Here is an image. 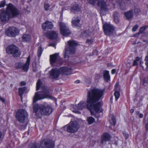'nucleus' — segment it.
Listing matches in <instances>:
<instances>
[{"label": "nucleus", "mask_w": 148, "mask_h": 148, "mask_svg": "<svg viewBox=\"0 0 148 148\" xmlns=\"http://www.w3.org/2000/svg\"><path fill=\"white\" fill-rule=\"evenodd\" d=\"M38 65L37 63L34 62L33 63V70L34 72H36L38 71Z\"/></svg>", "instance_id": "7c9ffc66"}, {"label": "nucleus", "mask_w": 148, "mask_h": 148, "mask_svg": "<svg viewBox=\"0 0 148 148\" xmlns=\"http://www.w3.org/2000/svg\"><path fill=\"white\" fill-rule=\"evenodd\" d=\"M80 21V19L78 17L75 16L74 18L72 19V26L73 27L79 26V25Z\"/></svg>", "instance_id": "412c9836"}, {"label": "nucleus", "mask_w": 148, "mask_h": 148, "mask_svg": "<svg viewBox=\"0 0 148 148\" xmlns=\"http://www.w3.org/2000/svg\"><path fill=\"white\" fill-rule=\"evenodd\" d=\"M29 148H41L40 143L39 144L36 143H33L30 144L29 145Z\"/></svg>", "instance_id": "bb28decb"}, {"label": "nucleus", "mask_w": 148, "mask_h": 148, "mask_svg": "<svg viewBox=\"0 0 148 148\" xmlns=\"http://www.w3.org/2000/svg\"><path fill=\"white\" fill-rule=\"evenodd\" d=\"M72 11H78L79 10V8L77 5H75V6L72 7Z\"/></svg>", "instance_id": "72a5a7b5"}, {"label": "nucleus", "mask_w": 148, "mask_h": 148, "mask_svg": "<svg viewBox=\"0 0 148 148\" xmlns=\"http://www.w3.org/2000/svg\"><path fill=\"white\" fill-rule=\"evenodd\" d=\"M79 82V80H76V81L75 82V83H76V84H77V83H78Z\"/></svg>", "instance_id": "6e6d98bb"}, {"label": "nucleus", "mask_w": 148, "mask_h": 148, "mask_svg": "<svg viewBox=\"0 0 148 148\" xmlns=\"http://www.w3.org/2000/svg\"><path fill=\"white\" fill-rule=\"evenodd\" d=\"M114 20L116 23H118L119 22V15L118 13L115 12L113 15Z\"/></svg>", "instance_id": "a878e982"}, {"label": "nucleus", "mask_w": 148, "mask_h": 148, "mask_svg": "<svg viewBox=\"0 0 148 148\" xmlns=\"http://www.w3.org/2000/svg\"><path fill=\"white\" fill-rule=\"evenodd\" d=\"M120 87L118 83H116L115 85L114 90L115 91H119L120 90Z\"/></svg>", "instance_id": "c9c22d12"}, {"label": "nucleus", "mask_w": 148, "mask_h": 148, "mask_svg": "<svg viewBox=\"0 0 148 148\" xmlns=\"http://www.w3.org/2000/svg\"><path fill=\"white\" fill-rule=\"evenodd\" d=\"M28 116L26 111L22 109L18 110L16 114V117L18 121L22 123H23L25 122V121L27 119Z\"/></svg>", "instance_id": "6e6552de"}, {"label": "nucleus", "mask_w": 148, "mask_h": 148, "mask_svg": "<svg viewBox=\"0 0 148 148\" xmlns=\"http://www.w3.org/2000/svg\"><path fill=\"white\" fill-rule=\"evenodd\" d=\"M91 29H90L89 30H86V31L82 33L80 36L81 37L86 38L91 36L92 34Z\"/></svg>", "instance_id": "4be33fe9"}, {"label": "nucleus", "mask_w": 148, "mask_h": 148, "mask_svg": "<svg viewBox=\"0 0 148 148\" xmlns=\"http://www.w3.org/2000/svg\"><path fill=\"white\" fill-rule=\"evenodd\" d=\"M59 54L57 53L50 55V62L51 64L56 63L61 64L63 63V59L60 57Z\"/></svg>", "instance_id": "1a4fd4ad"}, {"label": "nucleus", "mask_w": 148, "mask_h": 148, "mask_svg": "<svg viewBox=\"0 0 148 148\" xmlns=\"http://www.w3.org/2000/svg\"><path fill=\"white\" fill-rule=\"evenodd\" d=\"M7 6L6 11L2 12L0 15V20L3 22L20 14L19 10L12 4L10 3Z\"/></svg>", "instance_id": "7ed1b4c3"}, {"label": "nucleus", "mask_w": 148, "mask_h": 148, "mask_svg": "<svg viewBox=\"0 0 148 148\" xmlns=\"http://www.w3.org/2000/svg\"><path fill=\"white\" fill-rule=\"evenodd\" d=\"M87 121L89 124H92L95 121V119L91 116H90L87 118Z\"/></svg>", "instance_id": "c85d7f7f"}, {"label": "nucleus", "mask_w": 148, "mask_h": 148, "mask_svg": "<svg viewBox=\"0 0 148 148\" xmlns=\"http://www.w3.org/2000/svg\"><path fill=\"white\" fill-rule=\"evenodd\" d=\"M130 112L131 113H132L134 112V110L133 109H131L130 110Z\"/></svg>", "instance_id": "5fc2aeb1"}, {"label": "nucleus", "mask_w": 148, "mask_h": 148, "mask_svg": "<svg viewBox=\"0 0 148 148\" xmlns=\"http://www.w3.org/2000/svg\"><path fill=\"white\" fill-rule=\"evenodd\" d=\"M42 49L41 46H40L38 49V55L39 57H40L41 55L42 51Z\"/></svg>", "instance_id": "f704fd0d"}, {"label": "nucleus", "mask_w": 148, "mask_h": 148, "mask_svg": "<svg viewBox=\"0 0 148 148\" xmlns=\"http://www.w3.org/2000/svg\"><path fill=\"white\" fill-rule=\"evenodd\" d=\"M79 125L76 121H71L68 125H65L63 128L64 130L70 133H74L77 132L78 130Z\"/></svg>", "instance_id": "423d86ee"}, {"label": "nucleus", "mask_w": 148, "mask_h": 148, "mask_svg": "<svg viewBox=\"0 0 148 148\" xmlns=\"http://www.w3.org/2000/svg\"><path fill=\"white\" fill-rule=\"evenodd\" d=\"M49 46H52V47H54L55 46V45L54 44H53V43H51L49 44Z\"/></svg>", "instance_id": "864d4df0"}, {"label": "nucleus", "mask_w": 148, "mask_h": 148, "mask_svg": "<svg viewBox=\"0 0 148 148\" xmlns=\"http://www.w3.org/2000/svg\"><path fill=\"white\" fill-rule=\"evenodd\" d=\"M116 71L115 69H113L111 71V73L112 74H114L116 72Z\"/></svg>", "instance_id": "09e8293b"}, {"label": "nucleus", "mask_w": 148, "mask_h": 148, "mask_svg": "<svg viewBox=\"0 0 148 148\" xmlns=\"http://www.w3.org/2000/svg\"><path fill=\"white\" fill-rule=\"evenodd\" d=\"M7 53L11 54L15 57H18L21 55V52L18 47L14 45L8 46L6 49Z\"/></svg>", "instance_id": "0eeeda50"}, {"label": "nucleus", "mask_w": 148, "mask_h": 148, "mask_svg": "<svg viewBox=\"0 0 148 148\" xmlns=\"http://www.w3.org/2000/svg\"><path fill=\"white\" fill-rule=\"evenodd\" d=\"M18 33L19 30L14 27H9L5 31V34L10 36L14 37L17 35Z\"/></svg>", "instance_id": "4468645a"}, {"label": "nucleus", "mask_w": 148, "mask_h": 148, "mask_svg": "<svg viewBox=\"0 0 148 148\" xmlns=\"http://www.w3.org/2000/svg\"><path fill=\"white\" fill-rule=\"evenodd\" d=\"M140 58L138 57H137L136 58V60H135V61L138 62V61L140 60Z\"/></svg>", "instance_id": "3c124183"}, {"label": "nucleus", "mask_w": 148, "mask_h": 148, "mask_svg": "<svg viewBox=\"0 0 148 148\" xmlns=\"http://www.w3.org/2000/svg\"><path fill=\"white\" fill-rule=\"evenodd\" d=\"M138 25H136L132 28V31L133 32H135L138 28Z\"/></svg>", "instance_id": "a19ab883"}, {"label": "nucleus", "mask_w": 148, "mask_h": 148, "mask_svg": "<svg viewBox=\"0 0 148 148\" xmlns=\"http://www.w3.org/2000/svg\"><path fill=\"white\" fill-rule=\"evenodd\" d=\"M123 135L126 138H128L129 137V135L128 134L126 133H123Z\"/></svg>", "instance_id": "a18cd8bd"}, {"label": "nucleus", "mask_w": 148, "mask_h": 148, "mask_svg": "<svg viewBox=\"0 0 148 148\" xmlns=\"http://www.w3.org/2000/svg\"><path fill=\"white\" fill-rule=\"evenodd\" d=\"M5 0L1 1L0 2V8L3 7L5 4Z\"/></svg>", "instance_id": "58836bf2"}, {"label": "nucleus", "mask_w": 148, "mask_h": 148, "mask_svg": "<svg viewBox=\"0 0 148 148\" xmlns=\"http://www.w3.org/2000/svg\"><path fill=\"white\" fill-rule=\"evenodd\" d=\"M92 42L93 40L92 39H87L86 41L89 44L91 43Z\"/></svg>", "instance_id": "37998d69"}, {"label": "nucleus", "mask_w": 148, "mask_h": 148, "mask_svg": "<svg viewBox=\"0 0 148 148\" xmlns=\"http://www.w3.org/2000/svg\"><path fill=\"white\" fill-rule=\"evenodd\" d=\"M110 135L108 133H106L104 134L101 140V143L102 145L105 144L106 141L110 140Z\"/></svg>", "instance_id": "6ab92c4d"}, {"label": "nucleus", "mask_w": 148, "mask_h": 148, "mask_svg": "<svg viewBox=\"0 0 148 148\" xmlns=\"http://www.w3.org/2000/svg\"><path fill=\"white\" fill-rule=\"evenodd\" d=\"M140 12V9L138 8H136L134 9V12L135 14H137L139 13Z\"/></svg>", "instance_id": "ea45409f"}, {"label": "nucleus", "mask_w": 148, "mask_h": 148, "mask_svg": "<svg viewBox=\"0 0 148 148\" xmlns=\"http://www.w3.org/2000/svg\"><path fill=\"white\" fill-rule=\"evenodd\" d=\"M30 56H29L27 58V61L25 64L23 63H18L16 66V68L17 69H22L25 72H27L28 69L30 62Z\"/></svg>", "instance_id": "f8f14e48"}, {"label": "nucleus", "mask_w": 148, "mask_h": 148, "mask_svg": "<svg viewBox=\"0 0 148 148\" xmlns=\"http://www.w3.org/2000/svg\"><path fill=\"white\" fill-rule=\"evenodd\" d=\"M110 123L111 125H113L114 126L116 124V121L115 117L113 116H112L109 120Z\"/></svg>", "instance_id": "c756f323"}, {"label": "nucleus", "mask_w": 148, "mask_h": 148, "mask_svg": "<svg viewBox=\"0 0 148 148\" xmlns=\"http://www.w3.org/2000/svg\"><path fill=\"white\" fill-rule=\"evenodd\" d=\"M138 64L137 62L134 60L133 63V66H136Z\"/></svg>", "instance_id": "de8ad7c7"}, {"label": "nucleus", "mask_w": 148, "mask_h": 148, "mask_svg": "<svg viewBox=\"0 0 148 148\" xmlns=\"http://www.w3.org/2000/svg\"><path fill=\"white\" fill-rule=\"evenodd\" d=\"M103 77L104 80L106 82H108L110 80V76L108 71H106L103 72Z\"/></svg>", "instance_id": "b1692460"}, {"label": "nucleus", "mask_w": 148, "mask_h": 148, "mask_svg": "<svg viewBox=\"0 0 148 148\" xmlns=\"http://www.w3.org/2000/svg\"><path fill=\"white\" fill-rule=\"evenodd\" d=\"M147 27V26H144L141 27L140 29L139 32H138V35L141 33H142L144 31H145L146 28Z\"/></svg>", "instance_id": "473e14b6"}, {"label": "nucleus", "mask_w": 148, "mask_h": 148, "mask_svg": "<svg viewBox=\"0 0 148 148\" xmlns=\"http://www.w3.org/2000/svg\"><path fill=\"white\" fill-rule=\"evenodd\" d=\"M103 28L104 33L107 35L112 34L114 29L113 25L107 23H105L103 25Z\"/></svg>", "instance_id": "ddd939ff"}, {"label": "nucleus", "mask_w": 148, "mask_h": 148, "mask_svg": "<svg viewBox=\"0 0 148 148\" xmlns=\"http://www.w3.org/2000/svg\"><path fill=\"white\" fill-rule=\"evenodd\" d=\"M10 86H12V84H11V85H10Z\"/></svg>", "instance_id": "13d9d810"}, {"label": "nucleus", "mask_w": 148, "mask_h": 148, "mask_svg": "<svg viewBox=\"0 0 148 148\" xmlns=\"http://www.w3.org/2000/svg\"><path fill=\"white\" fill-rule=\"evenodd\" d=\"M26 84V83L24 82H21L20 83V85L21 86H25Z\"/></svg>", "instance_id": "49530a36"}, {"label": "nucleus", "mask_w": 148, "mask_h": 148, "mask_svg": "<svg viewBox=\"0 0 148 148\" xmlns=\"http://www.w3.org/2000/svg\"><path fill=\"white\" fill-rule=\"evenodd\" d=\"M147 80H146L145 79H143V84L144 85V84H145V83H147Z\"/></svg>", "instance_id": "603ef678"}, {"label": "nucleus", "mask_w": 148, "mask_h": 148, "mask_svg": "<svg viewBox=\"0 0 148 148\" xmlns=\"http://www.w3.org/2000/svg\"><path fill=\"white\" fill-rule=\"evenodd\" d=\"M36 90L40 91L35 93L34 98V102L45 98L52 99V97L49 89L42 84L40 79L38 80L36 83Z\"/></svg>", "instance_id": "f03ea898"}, {"label": "nucleus", "mask_w": 148, "mask_h": 148, "mask_svg": "<svg viewBox=\"0 0 148 148\" xmlns=\"http://www.w3.org/2000/svg\"><path fill=\"white\" fill-rule=\"evenodd\" d=\"M145 128L147 131L148 130V125L147 124H146L145 125Z\"/></svg>", "instance_id": "8fccbe9b"}, {"label": "nucleus", "mask_w": 148, "mask_h": 148, "mask_svg": "<svg viewBox=\"0 0 148 148\" xmlns=\"http://www.w3.org/2000/svg\"><path fill=\"white\" fill-rule=\"evenodd\" d=\"M114 95L115 97V100L117 101L120 97V93L119 91H115V92L114 93Z\"/></svg>", "instance_id": "2f4dec72"}, {"label": "nucleus", "mask_w": 148, "mask_h": 148, "mask_svg": "<svg viewBox=\"0 0 148 148\" xmlns=\"http://www.w3.org/2000/svg\"><path fill=\"white\" fill-rule=\"evenodd\" d=\"M49 73L50 77L53 79L58 78L60 74L59 69L56 68L53 69Z\"/></svg>", "instance_id": "2eb2a0df"}, {"label": "nucleus", "mask_w": 148, "mask_h": 148, "mask_svg": "<svg viewBox=\"0 0 148 148\" xmlns=\"http://www.w3.org/2000/svg\"><path fill=\"white\" fill-rule=\"evenodd\" d=\"M60 31L62 35L64 36H67L70 34V32L67 25L60 21L59 23Z\"/></svg>", "instance_id": "9b49d317"}, {"label": "nucleus", "mask_w": 148, "mask_h": 148, "mask_svg": "<svg viewBox=\"0 0 148 148\" xmlns=\"http://www.w3.org/2000/svg\"><path fill=\"white\" fill-rule=\"evenodd\" d=\"M68 47L66 48L64 54V58H68L70 54L75 53L77 43L74 40H69L67 42Z\"/></svg>", "instance_id": "39448f33"}, {"label": "nucleus", "mask_w": 148, "mask_h": 148, "mask_svg": "<svg viewBox=\"0 0 148 148\" xmlns=\"http://www.w3.org/2000/svg\"><path fill=\"white\" fill-rule=\"evenodd\" d=\"M10 86H12V84H11V85H10Z\"/></svg>", "instance_id": "bf43d9fd"}, {"label": "nucleus", "mask_w": 148, "mask_h": 148, "mask_svg": "<svg viewBox=\"0 0 148 148\" xmlns=\"http://www.w3.org/2000/svg\"><path fill=\"white\" fill-rule=\"evenodd\" d=\"M33 109L34 112L38 115H48L52 112V108L46 102L41 104H35L33 107Z\"/></svg>", "instance_id": "20e7f679"}, {"label": "nucleus", "mask_w": 148, "mask_h": 148, "mask_svg": "<svg viewBox=\"0 0 148 148\" xmlns=\"http://www.w3.org/2000/svg\"><path fill=\"white\" fill-rule=\"evenodd\" d=\"M53 26L52 22L49 21H46L42 25V28L44 30L52 28Z\"/></svg>", "instance_id": "f3484780"}, {"label": "nucleus", "mask_w": 148, "mask_h": 148, "mask_svg": "<svg viewBox=\"0 0 148 148\" xmlns=\"http://www.w3.org/2000/svg\"><path fill=\"white\" fill-rule=\"evenodd\" d=\"M135 114L138 115L140 118H142L143 117V114L140 113L139 111H136L135 112Z\"/></svg>", "instance_id": "e433bc0d"}, {"label": "nucleus", "mask_w": 148, "mask_h": 148, "mask_svg": "<svg viewBox=\"0 0 148 148\" xmlns=\"http://www.w3.org/2000/svg\"><path fill=\"white\" fill-rule=\"evenodd\" d=\"M60 73L68 75L71 74V69L67 67H63L60 68L59 69Z\"/></svg>", "instance_id": "dca6fc26"}, {"label": "nucleus", "mask_w": 148, "mask_h": 148, "mask_svg": "<svg viewBox=\"0 0 148 148\" xmlns=\"http://www.w3.org/2000/svg\"><path fill=\"white\" fill-rule=\"evenodd\" d=\"M0 100L2 101L3 103H5V100L4 99L2 98L1 97H0Z\"/></svg>", "instance_id": "c03bdc74"}, {"label": "nucleus", "mask_w": 148, "mask_h": 148, "mask_svg": "<svg viewBox=\"0 0 148 148\" xmlns=\"http://www.w3.org/2000/svg\"><path fill=\"white\" fill-rule=\"evenodd\" d=\"M104 90L97 88L91 89L87 92V104L83 101H80L77 105H72V108L75 109L73 112L75 113L79 112L77 110H82L86 108L90 112L92 115H95L99 117L98 114L102 113L100 108L101 103L99 101L103 95Z\"/></svg>", "instance_id": "f257e3e1"}, {"label": "nucleus", "mask_w": 148, "mask_h": 148, "mask_svg": "<svg viewBox=\"0 0 148 148\" xmlns=\"http://www.w3.org/2000/svg\"><path fill=\"white\" fill-rule=\"evenodd\" d=\"M124 15L127 19L128 20L131 19V18L133 17V10H131L125 12Z\"/></svg>", "instance_id": "5701e85b"}, {"label": "nucleus", "mask_w": 148, "mask_h": 148, "mask_svg": "<svg viewBox=\"0 0 148 148\" xmlns=\"http://www.w3.org/2000/svg\"><path fill=\"white\" fill-rule=\"evenodd\" d=\"M46 36L47 38L49 39H55L57 38L58 36V34L55 31H52L48 32Z\"/></svg>", "instance_id": "a211bd4d"}, {"label": "nucleus", "mask_w": 148, "mask_h": 148, "mask_svg": "<svg viewBox=\"0 0 148 148\" xmlns=\"http://www.w3.org/2000/svg\"><path fill=\"white\" fill-rule=\"evenodd\" d=\"M98 5L102 10L106 11L108 10L107 8V5L106 3L103 1H99L98 2Z\"/></svg>", "instance_id": "aec40b11"}, {"label": "nucleus", "mask_w": 148, "mask_h": 148, "mask_svg": "<svg viewBox=\"0 0 148 148\" xmlns=\"http://www.w3.org/2000/svg\"><path fill=\"white\" fill-rule=\"evenodd\" d=\"M50 5L48 3H46L44 4V8L45 11H48L49 10Z\"/></svg>", "instance_id": "4c0bfd02"}, {"label": "nucleus", "mask_w": 148, "mask_h": 148, "mask_svg": "<svg viewBox=\"0 0 148 148\" xmlns=\"http://www.w3.org/2000/svg\"><path fill=\"white\" fill-rule=\"evenodd\" d=\"M2 136V134L1 132L0 131V139L1 138Z\"/></svg>", "instance_id": "4d7b16f0"}, {"label": "nucleus", "mask_w": 148, "mask_h": 148, "mask_svg": "<svg viewBox=\"0 0 148 148\" xmlns=\"http://www.w3.org/2000/svg\"><path fill=\"white\" fill-rule=\"evenodd\" d=\"M145 60L146 62L145 64L147 68H148V55L145 58Z\"/></svg>", "instance_id": "79ce46f5"}, {"label": "nucleus", "mask_w": 148, "mask_h": 148, "mask_svg": "<svg viewBox=\"0 0 148 148\" xmlns=\"http://www.w3.org/2000/svg\"><path fill=\"white\" fill-rule=\"evenodd\" d=\"M22 39L24 41L28 42L31 40V37L29 34H26L23 36Z\"/></svg>", "instance_id": "cd10ccee"}, {"label": "nucleus", "mask_w": 148, "mask_h": 148, "mask_svg": "<svg viewBox=\"0 0 148 148\" xmlns=\"http://www.w3.org/2000/svg\"><path fill=\"white\" fill-rule=\"evenodd\" d=\"M41 148H53L54 143L51 140L47 138L42 140L40 142Z\"/></svg>", "instance_id": "9d476101"}, {"label": "nucleus", "mask_w": 148, "mask_h": 148, "mask_svg": "<svg viewBox=\"0 0 148 148\" xmlns=\"http://www.w3.org/2000/svg\"><path fill=\"white\" fill-rule=\"evenodd\" d=\"M26 90V88L25 87H21L19 88L18 89V93L20 96L21 100H22V96Z\"/></svg>", "instance_id": "393cba45"}]
</instances>
